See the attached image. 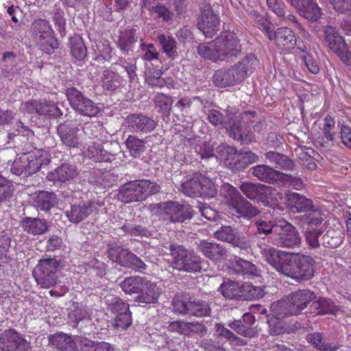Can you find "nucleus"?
<instances>
[{"label":"nucleus","instance_id":"f257e3e1","mask_svg":"<svg viewBox=\"0 0 351 351\" xmlns=\"http://www.w3.org/2000/svg\"><path fill=\"white\" fill-rule=\"evenodd\" d=\"M261 253L277 271L298 282L307 281L314 276L315 261L310 256L285 252L271 247L261 248Z\"/></svg>","mask_w":351,"mask_h":351},{"label":"nucleus","instance_id":"f03ea898","mask_svg":"<svg viewBox=\"0 0 351 351\" xmlns=\"http://www.w3.org/2000/svg\"><path fill=\"white\" fill-rule=\"evenodd\" d=\"M160 190V185L155 182L136 180L126 182L119 187L117 199L125 204L142 202L158 193Z\"/></svg>","mask_w":351,"mask_h":351},{"label":"nucleus","instance_id":"7ed1b4c3","mask_svg":"<svg viewBox=\"0 0 351 351\" xmlns=\"http://www.w3.org/2000/svg\"><path fill=\"white\" fill-rule=\"evenodd\" d=\"M171 267L186 273H198L202 269V258L182 245L172 243L169 246Z\"/></svg>","mask_w":351,"mask_h":351},{"label":"nucleus","instance_id":"20e7f679","mask_svg":"<svg viewBox=\"0 0 351 351\" xmlns=\"http://www.w3.org/2000/svg\"><path fill=\"white\" fill-rule=\"evenodd\" d=\"M220 195L226 199L228 205L243 218L250 219L261 213L258 207L247 201L235 187L228 183L221 185Z\"/></svg>","mask_w":351,"mask_h":351},{"label":"nucleus","instance_id":"39448f33","mask_svg":"<svg viewBox=\"0 0 351 351\" xmlns=\"http://www.w3.org/2000/svg\"><path fill=\"white\" fill-rule=\"evenodd\" d=\"M60 268V260L45 255L38 261L32 275L38 285L42 288L49 289L57 284V271Z\"/></svg>","mask_w":351,"mask_h":351},{"label":"nucleus","instance_id":"423d86ee","mask_svg":"<svg viewBox=\"0 0 351 351\" xmlns=\"http://www.w3.org/2000/svg\"><path fill=\"white\" fill-rule=\"evenodd\" d=\"M81 89L73 86L66 87L64 93L71 108L81 116L96 117L100 112L97 104L88 98Z\"/></svg>","mask_w":351,"mask_h":351},{"label":"nucleus","instance_id":"0eeeda50","mask_svg":"<svg viewBox=\"0 0 351 351\" xmlns=\"http://www.w3.org/2000/svg\"><path fill=\"white\" fill-rule=\"evenodd\" d=\"M151 207L156 208L162 216L164 221L169 223H183L191 219L195 211L189 204H181L176 201H167L159 204H152Z\"/></svg>","mask_w":351,"mask_h":351},{"label":"nucleus","instance_id":"6e6552de","mask_svg":"<svg viewBox=\"0 0 351 351\" xmlns=\"http://www.w3.org/2000/svg\"><path fill=\"white\" fill-rule=\"evenodd\" d=\"M219 62H232L243 53L240 40L232 32L226 31L215 38Z\"/></svg>","mask_w":351,"mask_h":351},{"label":"nucleus","instance_id":"1a4fd4ad","mask_svg":"<svg viewBox=\"0 0 351 351\" xmlns=\"http://www.w3.org/2000/svg\"><path fill=\"white\" fill-rule=\"evenodd\" d=\"M105 304L108 311L116 315L112 322L114 328L126 330L132 325V313L127 302L119 297L108 295L105 298Z\"/></svg>","mask_w":351,"mask_h":351},{"label":"nucleus","instance_id":"9d476101","mask_svg":"<svg viewBox=\"0 0 351 351\" xmlns=\"http://www.w3.org/2000/svg\"><path fill=\"white\" fill-rule=\"evenodd\" d=\"M215 239L230 243L246 252L252 250L254 245V235H246L239 233L237 228L230 226H222L214 234Z\"/></svg>","mask_w":351,"mask_h":351},{"label":"nucleus","instance_id":"9b49d317","mask_svg":"<svg viewBox=\"0 0 351 351\" xmlns=\"http://www.w3.org/2000/svg\"><path fill=\"white\" fill-rule=\"evenodd\" d=\"M108 258L121 266L130 267L139 272L147 269L146 264L128 249L116 244L109 245L106 251Z\"/></svg>","mask_w":351,"mask_h":351},{"label":"nucleus","instance_id":"f8f14e48","mask_svg":"<svg viewBox=\"0 0 351 351\" xmlns=\"http://www.w3.org/2000/svg\"><path fill=\"white\" fill-rule=\"evenodd\" d=\"M325 41L330 50L341 60L346 66L351 62V51L345 40L339 35L336 27L328 25L324 30Z\"/></svg>","mask_w":351,"mask_h":351},{"label":"nucleus","instance_id":"ddd939ff","mask_svg":"<svg viewBox=\"0 0 351 351\" xmlns=\"http://www.w3.org/2000/svg\"><path fill=\"white\" fill-rule=\"evenodd\" d=\"M256 114L255 111H245L240 115L243 122L247 121L251 117H254ZM237 118H234L231 122H228L226 129L230 133V136L234 140L241 142L242 144H249L254 140V135L249 127L245 125V123H242Z\"/></svg>","mask_w":351,"mask_h":351},{"label":"nucleus","instance_id":"4468645a","mask_svg":"<svg viewBox=\"0 0 351 351\" xmlns=\"http://www.w3.org/2000/svg\"><path fill=\"white\" fill-rule=\"evenodd\" d=\"M123 154L117 141H107L103 144L93 143L88 147L90 158L99 162H112L117 157Z\"/></svg>","mask_w":351,"mask_h":351},{"label":"nucleus","instance_id":"2eb2a0df","mask_svg":"<svg viewBox=\"0 0 351 351\" xmlns=\"http://www.w3.org/2000/svg\"><path fill=\"white\" fill-rule=\"evenodd\" d=\"M279 228L274 243L280 247L295 248L300 246L302 239L297 228L288 221L281 219L278 221Z\"/></svg>","mask_w":351,"mask_h":351},{"label":"nucleus","instance_id":"dca6fc26","mask_svg":"<svg viewBox=\"0 0 351 351\" xmlns=\"http://www.w3.org/2000/svg\"><path fill=\"white\" fill-rule=\"evenodd\" d=\"M239 189L249 199L269 206L272 200V190L270 186L260 183L242 182Z\"/></svg>","mask_w":351,"mask_h":351},{"label":"nucleus","instance_id":"f3484780","mask_svg":"<svg viewBox=\"0 0 351 351\" xmlns=\"http://www.w3.org/2000/svg\"><path fill=\"white\" fill-rule=\"evenodd\" d=\"M124 125L132 133L147 134L154 131L158 123L152 117L143 113H134L125 118Z\"/></svg>","mask_w":351,"mask_h":351},{"label":"nucleus","instance_id":"a211bd4d","mask_svg":"<svg viewBox=\"0 0 351 351\" xmlns=\"http://www.w3.org/2000/svg\"><path fill=\"white\" fill-rule=\"evenodd\" d=\"M94 201H80L78 203L71 204L69 209L64 212L68 221L75 225H77L88 218L95 209Z\"/></svg>","mask_w":351,"mask_h":351},{"label":"nucleus","instance_id":"6ab92c4d","mask_svg":"<svg viewBox=\"0 0 351 351\" xmlns=\"http://www.w3.org/2000/svg\"><path fill=\"white\" fill-rule=\"evenodd\" d=\"M197 23L198 29L207 38H212L219 30V19L210 5L204 6Z\"/></svg>","mask_w":351,"mask_h":351},{"label":"nucleus","instance_id":"aec40b11","mask_svg":"<svg viewBox=\"0 0 351 351\" xmlns=\"http://www.w3.org/2000/svg\"><path fill=\"white\" fill-rule=\"evenodd\" d=\"M26 158L28 176L36 173L51 162L48 152L42 149L26 152Z\"/></svg>","mask_w":351,"mask_h":351},{"label":"nucleus","instance_id":"412c9836","mask_svg":"<svg viewBox=\"0 0 351 351\" xmlns=\"http://www.w3.org/2000/svg\"><path fill=\"white\" fill-rule=\"evenodd\" d=\"M213 82L216 87L226 88L242 82L234 66L228 69L221 68L215 71Z\"/></svg>","mask_w":351,"mask_h":351},{"label":"nucleus","instance_id":"4be33fe9","mask_svg":"<svg viewBox=\"0 0 351 351\" xmlns=\"http://www.w3.org/2000/svg\"><path fill=\"white\" fill-rule=\"evenodd\" d=\"M285 204L293 213H308L313 209L314 206L311 199L295 192L286 194Z\"/></svg>","mask_w":351,"mask_h":351},{"label":"nucleus","instance_id":"5701e85b","mask_svg":"<svg viewBox=\"0 0 351 351\" xmlns=\"http://www.w3.org/2000/svg\"><path fill=\"white\" fill-rule=\"evenodd\" d=\"M77 126L71 121H64L57 127V133L62 143L69 147H77L79 145V132Z\"/></svg>","mask_w":351,"mask_h":351},{"label":"nucleus","instance_id":"b1692460","mask_svg":"<svg viewBox=\"0 0 351 351\" xmlns=\"http://www.w3.org/2000/svg\"><path fill=\"white\" fill-rule=\"evenodd\" d=\"M287 298L296 315H298L317 298V295L314 291L305 289L292 292Z\"/></svg>","mask_w":351,"mask_h":351},{"label":"nucleus","instance_id":"393cba45","mask_svg":"<svg viewBox=\"0 0 351 351\" xmlns=\"http://www.w3.org/2000/svg\"><path fill=\"white\" fill-rule=\"evenodd\" d=\"M120 229L132 237L149 238L154 235V232L145 225L144 221L134 218L125 219Z\"/></svg>","mask_w":351,"mask_h":351},{"label":"nucleus","instance_id":"a878e982","mask_svg":"<svg viewBox=\"0 0 351 351\" xmlns=\"http://www.w3.org/2000/svg\"><path fill=\"white\" fill-rule=\"evenodd\" d=\"M250 171L257 180L268 184H274L280 181L284 175L282 172L266 165L252 167Z\"/></svg>","mask_w":351,"mask_h":351},{"label":"nucleus","instance_id":"bb28decb","mask_svg":"<svg viewBox=\"0 0 351 351\" xmlns=\"http://www.w3.org/2000/svg\"><path fill=\"white\" fill-rule=\"evenodd\" d=\"M20 226L25 232L33 236L44 234L49 230L47 220L39 217H23L20 221Z\"/></svg>","mask_w":351,"mask_h":351},{"label":"nucleus","instance_id":"cd10ccee","mask_svg":"<svg viewBox=\"0 0 351 351\" xmlns=\"http://www.w3.org/2000/svg\"><path fill=\"white\" fill-rule=\"evenodd\" d=\"M77 175L75 166L63 163L53 170L49 171L47 175V180L53 182V184H60L74 178Z\"/></svg>","mask_w":351,"mask_h":351},{"label":"nucleus","instance_id":"c85d7f7f","mask_svg":"<svg viewBox=\"0 0 351 351\" xmlns=\"http://www.w3.org/2000/svg\"><path fill=\"white\" fill-rule=\"evenodd\" d=\"M274 40L276 47L281 50H291L297 44L294 32L288 27H278L274 34Z\"/></svg>","mask_w":351,"mask_h":351},{"label":"nucleus","instance_id":"c756f323","mask_svg":"<svg viewBox=\"0 0 351 351\" xmlns=\"http://www.w3.org/2000/svg\"><path fill=\"white\" fill-rule=\"evenodd\" d=\"M49 342L55 346L59 351H77V342L76 336L59 332L50 335L48 337Z\"/></svg>","mask_w":351,"mask_h":351},{"label":"nucleus","instance_id":"7c9ffc66","mask_svg":"<svg viewBox=\"0 0 351 351\" xmlns=\"http://www.w3.org/2000/svg\"><path fill=\"white\" fill-rule=\"evenodd\" d=\"M32 198L34 206L41 211L48 212L58 204V196L54 192L38 191L33 194Z\"/></svg>","mask_w":351,"mask_h":351},{"label":"nucleus","instance_id":"2f4dec72","mask_svg":"<svg viewBox=\"0 0 351 351\" xmlns=\"http://www.w3.org/2000/svg\"><path fill=\"white\" fill-rule=\"evenodd\" d=\"M265 159L277 169L285 171H293L296 167L295 161L288 156L276 151H269L264 154Z\"/></svg>","mask_w":351,"mask_h":351},{"label":"nucleus","instance_id":"473e14b6","mask_svg":"<svg viewBox=\"0 0 351 351\" xmlns=\"http://www.w3.org/2000/svg\"><path fill=\"white\" fill-rule=\"evenodd\" d=\"M259 65L260 62L256 56L250 53L235 64L234 67L243 81L246 77L251 75Z\"/></svg>","mask_w":351,"mask_h":351},{"label":"nucleus","instance_id":"72a5a7b5","mask_svg":"<svg viewBox=\"0 0 351 351\" xmlns=\"http://www.w3.org/2000/svg\"><path fill=\"white\" fill-rule=\"evenodd\" d=\"M197 250L206 258L213 261L219 260L226 254V250L222 245L205 240H200L197 243Z\"/></svg>","mask_w":351,"mask_h":351},{"label":"nucleus","instance_id":"f704fd0d","mask_svg":"<svg viewBox=\"0 0 351 351\" xmlns=\"http://www.w3.org/2000/svg\"><path fill=\"white\" fill-rule=\"evenodd\" d=\"M311 309L313 313L319 315H335L339 311V307L332 299L319 297L312 302Z\"/></svg>","mask_w":351,"mask_h":351},{"label":"nucleus","instance_id":"c9c22d12","mask_svg":"<svg viewBox=\"0 0 351 351\" xmlns=\"http://www.w3.org/2000/svg\"><path fill=\"white\" fill-rule=\"evenodd\" d=\"M101 82L104 89L110 92L117 91L124 87L126 84V81L122 76L109 69L103 71Z\"/></svg>","mask_w":351,"mask_h":351},{"label":"nucleus","instance_id":"e433bc0d","mask_svg":"<svg viewBox=\"0 0 351 351\" xmlns=\"http://www.w3.org/2000/svg\"><path fill=\"white\" fill-rule=\"evenodd\" d=\"M153 101L162 120L168 123L170 121V114L173 104L172 97L163 93H157L154 96Z\"/></svg>","mask_w":351,"mask_h":351},{"label":"nucleus","instance_id":"4c0bfd02","mask_svg":"<svg viewBox=\"0 0 351 351\" xmlns=\"http://www.w3.org/2000/svg\"><path fill=\"white\" fill-rule=\"evenodd\" d=\"M202 175L199 172H195L184 176L181 184L182 192L186 196L197 197V195H199V186Z\"/></svg>","mask_w":351,"mask_h":351},{"label":"nucleus","instance_id":"58836bf2","mask_svg":"<svg viewBox=\"0 0 351 351\" xmlns=\"http://www.w3.org/2000/svg\"><path fill=\"white\" fill-rule=\"evenodd\" d=\"M258 160V156L251 151L238 152L230 169L233 171H241L250 165Z\"/></svg>","mask_w":351,"mask_h":351},{"label":"nucleus","instance_id":"ea45409f","mask_svg":"<svg viewBox=\"0 0 351 351\" xmlns=\"http://www.w3.org/2000/svg\"><path fill=\"white\" fill-rule=\"evenodd\" d=\"M145 285L140 292H138L136 301L141 303L151 304L157 301L160 291L156 285L146 279Z\"/></svg>","mask_w":351,"mask_h":351},{"label":"nucleus","instance_id":"a19ab883","mask_svg":"<svg viewBox=\"0 0 351 351\" xmlns=\"http://www.w3.org/2000/svg\"><path fill=\"white\" fill-rule=\"evenodd\" d=\"M270 311L272 317L276 319H282L288 315H297L287 297L273 302Z\"/></svg>","mask_w":351,"mask_h":351},{"label":"nucleus","instance_id":"79ce46f5","mask_svg":"<svg viewBox=\"0 0 351 351\" xmlns=\"http://www.w3.org/2000/svg\"><path fill=\"white\" fill-rule=\"evenodd\" d=\"M30 32L36 42L54 34L49 23L42 19H36L32 23Z\"/></svg>","mask_w":351,"mask_h":351},{"label":"nucleus","instance_id":"37998d69","mask_svg":"<svg viewBox=\"0 0 351 351\" xmlns=\"http://www.w3.org/2000/svg\"><path fill=\"white\" fill-rule=\"evenodd\" d=\"M306 339L308 343L319 351H337L340 347L338 344L324 341V335L319 332L308 333Z\"/></svg>","mask_w":351,"mask_h":351},{"label":"nucleus","instance_id":"c03bdc74","mask_svg":"<svg viewBox=\"0 0 351 351\" xmlns=\"http://www.w3.org/2000/svg\"><path fill=\"white\" fill-rule=\"evenodd\" d=\"M136 42V30L128 29L120 32L117 45L123 53L129 54L133 51L134 45Z\"/></svg>","mask_w":351,"mask_h":351},{"label":"nucleus","instance_id":"a18cd8bd","mask_svg":"<svg viewBox=\"0 0 351 351\" xmlns=\"http://www.w3.org/2000/svg\"><path fill=\"white\" fill-rule=\"evenodd\" d=\"M146 278L138 276H130L125 278L120 284V287L126 294H137L141 290H143V286L145 285Z\"/></svg>","mask_w":351,"mask_h":351},{"label":"nucleus","instance_id":"49530a36","mask_svg":"<svg viewBox=\"0 0 351 351\" xmlns=\"http://www.w3.org/2000/svg\"><path fill=\"white\" fill-rule=\"evenodd\" d=\"M298 13L306 19L317 21L321 16V9L313 0L303 2L297 9Z\"/></svg>","mask_w":351,"mask_h":351},{"label":"nucleus","instance_id":"de8ad7c7","mask_svg":"<svg viewBox=\"0 0 351 351\" xmlns=\"http://www.w3.org/2000/svg\"><path fill=\"white\" fill-rule=\"evenodd\" d=\"M219 291L226 298L239 300L242 299L243 285L241 286L237 282L225 280L219 287Z\"/></svg>","mask_w":351,"mask_h":351},{"label":"nucleus","instance_id":"09e8293b","mask_svg":"<svg viewBox=\"0 0 351 351\" xmlns=\"http://www.w3.org/2000/svg\"><path fill=\"white\" fill-rule=\"evenodd\" d=\"M233 269L237 274L243 276L252 278L259 276L260 271L254 264L239 257H235V261L233 263Z\"/></svg>","mask_w":351,"mask_h":351},{"label":"nucleus","instance_id":"8fccbe9b","mask_svg":"<svg viewBox=\"0 0 351 351\" xmlns=\"http://www.w3.org/2000/svg\"><path fill=\"white\" fill-rule=\"evenodd\" d=\"M125 143L130 156L134 158H140L146 152V141L135 135H129Z\"/></svg>","mask_w":351,"mask_h":351},{"label":"nucleus","instance_id":"3c124183","mask_svg":"<svg viewBox=\"0 0 351 351\" xmlns=\"http://www.w3.org/2000/svg\"><path fill=\"white\" fill-rule=\"evenodd\" d=\"M71 53L76 60L81 61L87 55V49L82 38L79 35H75L70 38Z\"/></svg>","mask_w":351,"mask_h":351},{"label":"nucleus","instance_id":"603ef678","mask_svg":"<svg viewBox=\"0 0 351 351\" xmlns=\"http://www.w3.org/2000/svg\"><path fill=\"white\" fill-rule=\"evenodd\" d=\"M157 40L162 47V51L167 56L172 59L178 57L177 44L173 37L160 34L157 36Z\"/></svg>","mask_w":351,"mask_h":351},{"label":"nucleus","instance_id":"864d4df0","mask_svg":"<svg viewBox=\"0 0 351 351\" xmlns=\"http://www.w3.org/2000/svg\"><path fill=\"white\" fill-rule=\"evenodd\" d=\"M190 315L195 317H206L211 314L210 304L209 302L198 298L191 299Z\"/></svg>","mask_w":351,"mask_h":351},{"label":"nucleus","instance_id":"5fc2aeb1","mask_svg":"<svg viewBox=\"0 0 351 351\" xmlns=\"http://www.w3.org/2000/svg\"><path fill=\"white\" fill-rule=\"evenodd\" d=\"M234 118H237V114L233 112H228L226 111V116H224L221 112L217 110L212 109L208 112V119L210 123L214 125L217 126L222 125L226 128L228 122H232Z\"/></svg>","mask_w":351,"mask_h":351},{"label":"nucleus","instance_id":"6e6d98bb","mask_svg":"<svg viewBox=\"0 0 351 351\" xmlns=\"http://www.w3.org/2000/svg\"><path fill=\"white\" fill-rule=\"evenodd\" d=\"M199 186V195L197 197L213 198L217 195V190L213 181L208 177L202 175Z\"/></svg>","mask_w":351,"mask_h":351},{"label":"nucleus","instance_id":"4d7b16f0","mask_svg":"<svg viewBox=\"0 0 351 351\" xmlns=\"http://www.w3.org/2000/svg\"><path fill=\"white\" fill-rule=\"evenodd\" d=\"M197 53L203 58L219 63L218 53L215 45V39L210 43H200L197 46Z\"/></svg>","mask_w":351,"mask_h":351},{"label":"nucleus","instance_id":"13d9d810","mask_svg":"<svg viewBox=\"0 0 351 351\" xmlns=\"http://www.w3.org/2000/svg\"><path fill=\"white\" fill-rule=\"evenodd\" d=\"M216 152L220 158L224 161L226 165L230 169L238 151L236 147L223 143L217 147Z\"/></svg>","mask_w":351,"mask_h":351},{"label":"nucleus","instance_id":"bf43d9fd","mask_svg":"<svg viewBox=\"0 0 351 351\" xmlns=\"http://www.w3.org/2000/svg\"><path fill=\"white\" fill-rule=\"evenodd\" d=\"M343 237L339 231L329 230L322 237V245L325 247L336 248L343 243Z\"/></svg>","mask_w":351,"mask_h":351},{"label":"nucleus","instance_id":"052dcab7","mask_svg":"<svg viewBox=\"0 0 351 351\" xmlns=\"http://www.w3.org/2000/svg\"><path fill=\"white\" fill-rule=\"evenodd\" d=\"M40 110V116L45 119H56L62 115V110L59 108L58 104L53 101L43 100Z\"/></svg>","mask_w":351,"mask_h":351},{"label":"nucleus","instance_id":"680f3d73","mask_svg":"<svg viewBox=\"0 0 351 351\" xmlns=\"http://www.w3.org/2000/svg\"><path fill=\"white\" fill-rule=\"evenodd\" d=\"M14 186L12 182L0 174V205L9 202L13 196Z\"/></svg>","mask_w":351,"mask_h":351},{"label":"nucleus","instance_id":"e2e57ef3","mask_svg":"<svg viewBox=\"0 0 351 351\" xmlns=\"http://www.w3.org/2000/svg\"><path fill=\"white\" fill-rule=\"evenodd\" d=\"M254 226L256 228L254 239L257 234L267 236L274 232L275 226L277 227L278 222L274 223L273 221H267L263 219H258L253 222Z\"/></svg>","mask_w":351,"mask_h":351},{"label":"nucleus","instance_id":"0e129e2a","mask_svg":"<svg viewBox=\"0 0 351 351\" xmlns=\"http://www.w3.org/2000/svg\"><path fill=\"white\" fill-rule=\"evenodd\" d=\"M324 233V229L322 227L315 228H307L304 232L305 240L311 249H317L320 247V243L319 242V237Z\"/></svg>","mask_w":351,"mask_h":351},{"label":"nucleus","instance_id":"69168bd1","mask_svg":"<svg viewBox=\"0 0 351 351\" xmlns=\"http://www.w3.org/2000/svg\"><path fill=\"white\" fill-rule=\"evenodd\" d=\"M191 299H188L182 295H176L172 300V306L174 312L181 315H190Z\"/></svg>","mask_w":351,"mask_h":351},{"label":"nucleus","instance_id":"338daca9","mask_svg":"<svg viewBox=\"0 0 351 351\" xmlns=\"http://www.w3.org/2000/svg\"><path fill=\"white\" fill-rule=\"evenodd\" d=\"M265 295V291L261 287H255L252 284L243 285L241 300H258Z\"/></svg>","mask_w":351,"mask_h":351},{"label":"nucleus","instance_id":"774afa93","mask_svg":"<svg viewBox=\"0 0 351 351\" xmlns=\"http://www.w3.org/2000/svg\"><path fill=\"white\" fill-rule=\"evenodd\" d=\"M11 335L8 337L11 339L14 351H27L31 348V343L27 341L21 335L14 329H11Z\"/></svg>","mask_w":351,"mask_h":351}]
</instances>
